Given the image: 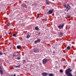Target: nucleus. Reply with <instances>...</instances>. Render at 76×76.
I'll list each match as a JSON object with an SVG mask.
<instances>
[{
	"label": "nucleus",
	"mask_w": 76,
	"mask_h": 76,
	"mask_svg": "<svg viewBox=\"0 0 76 76\" xmlns=\"http://www.w3.org/2000/svg\"><path fill=\"white\" fill-rule=\"evenodd\" d=\"M72 71V69L70 68H68L65 70V74L68 76H73V75L71 73V72Z\"/></svg>",
	"instance_id": "nucleus-1"
},
{
	"label": "nucleus",
	"mask_w": 76,
	"mask_h": 76,
	"mask_svg": "<svg viewBox=\"0 0 76 76\" xmlns=\"http://www.w3.org/2000/svg\"><path fill=\"white\" fill-rule=\"evenodd\" d=\"M64 7L66 8V9L64 10L65 12H68L71 8V7L70 6V4H67V5H64Z\"/></svg>",
	"instance_id": "nucleus-2"
},
{
	"label": "nucleus",
	"mask_w": 76,
	"mask_h": 76,
	"mask_svg": "<svg viewBox=\"0 0 76 76\" xmlns=\"http://www.w3.org/2000/svg\"><path fill=\"white\" fill-rule=\"evenodd\" d=\"M64 27V24H59L58 26V28L59 29H62Z\"/></svg>",
	"instance_id": "nucleus-3"
},
{
	"label": "nucleus",
	"mask_w": 76,
	"mask_h": 76,
	"mask_svg": "<svg viewBox=\"0 0 76 76\" xmlns=\"http://www.w3.org/2000/svg\"><path fill=\"white\" fill-rule=\"evenodd\" d=\"M34 53H37L39 52V49L38 48H34Z\"/></svg>",
	"instance_id": "nucleus-4"
},
{
	"label": "nucleus",
	"mask_w": 76,
	"mask_h": 76,
	"mask_svg": "<svg viewBox=\"0 0 76 76\" xmlns=\"http://www.w3.org/2000/svg\"><path fill=\"white\" fill-rule=\"evenodd\" d=\"M47 62V59L46 58L44 59L42 61L43 64H46Z\"/></svg>",
	"instance_id": "nucleus-5"
},
{
	"label": "nucleus",
	"mask_w": 76,
	"mask_h": 76,
	"mask_svg": "<svg viewBox=\"0 0 76 76\" xmlns=\"http://www.w3.org/2000/svg\"><path fill=\"white\" fill-rule=\"evenodd\" d=\"M41 41V39H37V40L35 41L34 42V43L36 44V43L40 42Z\"/></svg>",
	"instance_id": "nucleus-6"
},
{
	"label": "nucleus",
	"mask_w": 76,
	"mask_h": 76,
	"mask_svg": "<svg viewBox=\"0 0 76 76\" xmlns=\"http://www.w3.org/2000/svg\"><path fill=\"white\" fill-rule=\"evenodd\" d=\"M42 75L43 76H46L48 75V74L46 73V72H43L42 73Z\"/></svg>",
	"instance_id": "nucleus-7"
},
{
	"label": "nucleus",
	"mask_w": 76,
	"mask_h": 76,
	"mask_svg": "<svg viewBox=\"0 0 76 76\" xmlns=\"http://www.w3.org/2000/svg\"><path fill=\"white\" fill-rule=\"evenodd\" d=\"M22 7H26V8L27 7L26 6V5L25 4H23L21 5Z\"/></svg>",
	"instance_id": "nucleus-8"
},
{
	"label": "nucleus",
	"mask_w": 76,
	"mask_h": 76,
	"mask_svg": "<svg viewBox=\"0 0 76 76\" xmlns=\"http://www.w3.org/2000/svg\"><path fill=\"white\" fill-rule=\"evenodd\" d=\"M53 11L50 10H49V11L48 12V13H49V14H51V13H53Z\"/></svg>",
	"instance_id": "nucleus-9"
},
{
	"label": "nucleus",
	"mask_w": 76,
	"mask_h": 76,
	"mask_svg": "<svg viewBox=\"0 0 76 76\" xmlns=\"http://www.w3.org/2000/svg\"><path fill=\"white\" fill-rule=\"evenodd\" d=\"M58 35L59 37H62L63 35V33L61 32L60 33H59Z\"/></svg>",
	"instance_id": "nucleus-10"
},
{
	"label": "nucleus",
	"mask_w": 76,
	"mask_h": 76,
	"mask_svg": "<svg viewBox=\"0 0 76 76\" xmlns=\"http://www.w3.org/2000/svg\"><path fill=\"white\" fill-rule=\"evenodd\" d=\"M30 36L29 34H28L27 35L26 38H27V39H28V38H30Z\"/></svg>",
	"instance_id": "nucleus-11"
},
{
	"label": "nucleus",
	"mask_w": 76,
	"mask_h": 76,
	"mask_svg": "<svg viewBox=\"0 0 76 76\" xmlns=\"http://www.w3.org/2000/svg\"><path fill=\"white\" fill-rule=\"evenodd\" d=\"M35 30H37V31H39V28H38V27H36L35 28Z\"/></svg>",
	"instance_id": "nucleus-12"
},
{
	"label": "nucleus",
	"mask_w": 76,
	"mask_h": 76,
	"mask_svg": "<svg viewBox=\"0 0 76 76\" xmlns=\"http://www.w3.org/2000/svg\"><path fill=\"white\" fill-rule=\"evenodd\" d=\"M17 48L18 49H20V48H21V46L18 45L17 46Z\"/></svg>",
	"instance_id": "nucleus-13"
},
{
	"label": "nucleus",
	"mask_w": 76,
	"mask_h": 76,
	"mask_svg": "<svg viewBox=\"0 0 76 76\" xmlns=\"http://www.w3.org/2000/svg\"><path fill=\"white\" fill-rule=\"evenodd\" d=\"M3 70H2V69L0 70V72L1 73V75H3Z\"/></svg>",
	"instance_id": "nucleus-14"
},
{
	"label": "nucleus",
	"mask_w": 76,
	"mask_h": 76,
	"mask_svg": "<svg viewBox=\"0 0 76 76\" xmlns=\"http://www.w3.org/2000/svg\"><path fill=\"white\" fill-rule=\"evenodd\" d=\"M66 16L68 18H70L71 17V16H70V15L69 14H68V15H66Z\"/></svg>",
	"instance_id": "nucleus-15"
},
{
	"label": "nucleus",
	"mask_w": 76,
	"mask_h": 76,
	"mask_svg": "<svg viewBox=\"0 0 76 76\" xmlns=\"http://www.w3.org/2000/svg\"><path fill=\"white\" fill-rule=\"evenodd\" d=\"M54 76V74H52V73H50L49 75V76Z\"/></svg>",
	"instance_id": "nucleus-16"
},
{
	"label": "nucleus",
	"mask_w": 76,
	"mask_h": 76,
	"mask_svg": "<svg viewBox=\"0 0 76 76\" xmlns=\"http://www.w3.org/2000/svg\"><path fill=\"white\" fill-rule=\"evenodd\" d=\"M67 48L68 50H70V47L68 46L67 47Z\"/></svg>",
	"instance_id": "nucleus-17"
},
{
	"label": "nucleus",
	"mask_w": 76,
	"mask_h": 76,
	"mask_svg": "<svg viewBox=\"0 0 76 76\" xmlns=\"http://www.w3.org/2000/svg\"><path fill=\"white\" fill-rule=\"evenodd\" d=\"M63 72V71L62 69H60V72L61 73H62Z\"/></svg>",
	"instance_id": "nucleus-18"
},
{
	"label": "nucleus",
	"mask_w": 76,
	"mask_h": 76,
	"mask_svg": "<svg viewBox=\"0 0 76 76\" xmlns=\"http://www.w3.org/2000/svg\"><path fill=\"white\" fill-rule=\"evenodd\" d=\"M10 23H9L7 24V26H10Z\"/></svg>",
	"instance_id": "nucleus-19"
},
{
	"label": "nucleus",
	"mask_w": 76,
	"mask_h": 76,
	"mask_svg": "<svg viewBox=\"0 0 76 76\" xmlns=\"http://www.w3.org/2000/svg\"><path fill=\"white\" fill-rule=\"evenodd\" d=\"M18 56V55H13V57H17V56Z\"/></svg>",
	"instance_id": "nucleus-20"
},
{
	"label": "nucleus",
	"mask_w": 76,
	"mask_h": 76,
	"mask_svg": "<svg viewBox=\"0 0 76 76\" xmlns=\"http://www.w3.org/2000/svg\"><path fill=\"white\" fill-rule=\"evenodd\" d=\"M20 65H18L17 66H15V67H17V68H18V67H20Z\"/></svg>",
	"instance_id": "nucleus-21"
},
{
	"label": "nucleus",
	"mask_w": 76,
	"mask_h": 76,
	"mask_svg": "<svg viewBox=\"0 0 76 76\" xmlns=\"http://www.w3.org/2000/svg\"><path fill=\"white\" fill-rule=\"evenodd\" d=\"M16 34H13V37H16Z\"/></svg>",
	"instance_id": "nucleus-22"
},
{
	"label": "nucleus",
	"mask_w": 76,
	"mask_h": 76,
	"mask_svg": "<svg viewBox=\"0 0 76 76\" xmlns=\"http://www.w3.org/2000/svg\"><path fill=\"white\" fill-rule=\"evenodd\" d=\"M46 4H48V5H50V3H48V2H46Z\"/></svg>",
	"instance_id": "nucleus-23"
},
{
	"label": "nucleus",
	"mask_w": 76,
	"mask_h": 76,
	"mask_svg": "<svg viewBox=\"0 0 76 76\" xmlns=\"http://www.w3.org/2000/svg\"><path fill=\"white\" fill-rule=\"evenodd\" d=\"M17 59L18 60H20V57H18L17 58Z\"/></svg>",
	"instance_id": "nucleus-24"
},
{
	"label": "nucleus",
	"mask_w": 76,
	"mask_h": 76,
	"mask_svg": "<svg viewBox=\"0 0 76 76\" xmlns=\"http://www.w3.org/2000/svg\"><path fill=\"white\" fill-rule=\"evenodd\" d=\"M3 54L1 52H0V55H3Z\"/></svg>",
	"instance_id": "nucleus-25"
},
{
	"label": "nucleus",
	"mask_w": 76,
	"mask_h": 76,
	"mask_svg": "<svg viewBox=\"0 0 76 76\" xmlns=\"http://www.w3.org/2000/svg\"><path fill=\"white\" fill-rule=\"evenodd\" d=\"M0 69H1V70L2 69V68H1V67L0 66Z\"/></svg>",
	"instance_id": "nucleus-26"
},
{
	"label": "nucleus",
	"mask_w": 76,
	"mask_h": 76,
	"mask_svg": "<svg viewBox=\"0 0 76 76\" xmlns=\"http://www.w3.org/2000/svg\"><path fill=\"white\" fill-rule=\"evenodd\" d=\"M25 61H26L25 60L23 61V62H24V63H25Z\"/></svg>",
	"instance_id": "nucleus-27"
},
{
	"label": "nucleus",
	"mask_w": 76,
	"mask_h": 76,
	"mask_svg": "<svg viewBox=\"0 0 76 76\" xmlns=\"http://www.w3.org/2000/svg\"><path fill=\"white\" fill-rule=\"evenodd\" d=\"M11 32H9V35H10V34H11Z\"/></svg>",
	"instance_id": "nucleus-28"
},
{
	"label": "nucleus",
	"mask_w": 76,
	"mask_h": 76,
	"mask_svg": "<svg viewBox=\"0 0 76 76\" xmlns=\"http://www.w3.org/2000/svg\"><path fill=\"white\" fill-rule=\"evenodd\" d=\"M47 61H50V59H49L47 60Z\"/></svg>",
	"instance_id": "nucleus-29"
},
{
	"label": "nucleus",
	"mask_w": 76,
	"mask_h": 76,
	"mask_svg": "<svg viewBox=\"0 0 76 76\" xmlns=\"http://www.w3.org/2000/svg\"><path fill=\"white\" fill-rule=\"evenodd\" d=\"M37 16H38V17H39V14H37Z\"/></svg>",
	"instance_id": "nucleus-30"
},
{
	"label": "nucleus",
	"mask_w": 76,
	"mask_h": 76,
	"mask_svg": "<svg viewBox=\"0 0 76 76\" xmlns=\"http://www.w3.org/2000/svg\"><path fill=\"white\" fill-rule=\"evenodd\" d=\"M38 35H40V32H39V34H38Z\"/></svg>",
	"instance_id": "nucleus-31"
},
{
	"label": "nucleus",
	"mask_w": 76,
	"mask_h": 76,
	"mask_svg": "<svg viewBox=\"0 0 76 76\" xmlns=\"http://www.w3.org/2000/svg\"><path fill=\"white\" fill-rule=\"evenodd\" d=\"M53 53H55V52H54V51L53 52Z\"/></svg>",
	"instance_id": "nucleus-32"
},
{
	"label": "nucleus",
	"mask_w": 76,
	"mask_h": 76,
	"mask_svg": "<svg viewBox=\"0 0 76 76\" xmlns=\"http://www.w3.org/2000/svg\"><path fill=\"white\" fill-rule=\"evenodd\" d=\"M70 29V28H68V29Z\"/></svg>",
	"instance_id": "nucleus-33"
},
{
	"label": "nucleus",
	"mask_w": 76,
	"mask_h": 76,
	"mask_svg": "<svg viewBox=\"0 0 76 76\" xmlns=\"http://www.w3.org/2000/svg\"><path fill=\"white\" fill-rule=\"evenodd\" d=\"M10 18H12V17H10Z\"/></svg>",
	"instance_id": "nucleus-34"
},
{
	"label": "nucleus",
	"mask_w": 76,
	"mask_h": 76,
	"mask_svg": "<svg viewBox=\"0 0 76 76\" xmlns=\"http://www.w3.org/2000/svg\"><path fill=\"white\" fill-rule=\"evenodd\" d=\"M0 40H1V39H0Z\"/></svg>",
	"instance_id": "nucleus-35"
}]
</instances>
